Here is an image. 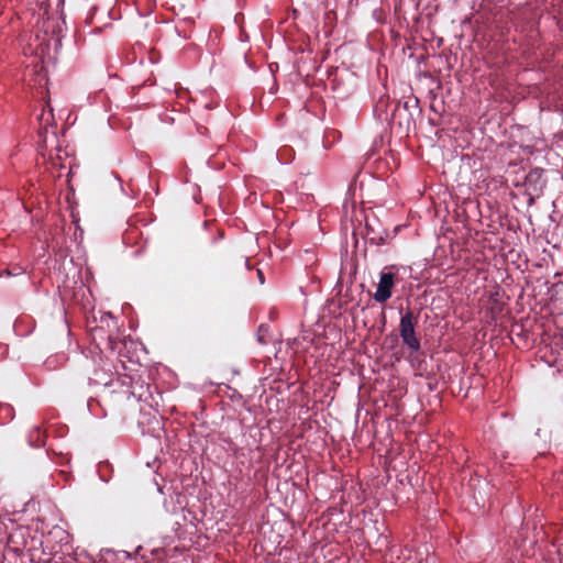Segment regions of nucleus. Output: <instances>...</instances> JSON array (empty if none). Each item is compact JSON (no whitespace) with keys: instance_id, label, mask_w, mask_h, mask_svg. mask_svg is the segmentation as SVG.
Wrapping results in <instances>:
<instances>
[{"instance_id":"11","label":"nucleus","mask_w":563,"mask_h":563,"mask_svg":"<svg viewBox=\"0 0 563 563\" xmlns=\"http://www.w3.org/2000/svg\"><path fill=\"white\" fill-rule=\"evenodd\" d=\"M12 273L10 271H3L0 273V277H10Z\"/></svg>"},{"instance_id":"3","label":"nucleus","mask_w":563,"mask_h":563,"mask_svg":"<svg viewBox=\"0 0 563 563\" xmlns=\"http://www.w3.org/2000/svg\"><path fill=\"white\" fill-rule=\"evenodd\" d=\"M26 534L27 531L24 528L14 529L7 539V552H12L16 555L22 553L27 545Z\"/></svg>"},{"instance_id":"5","label":"nucleus","mask_w":563,"mask_h":563,"mask_svg":"<svg viewBox=\"0 0 563 563\" xmlns=\"http://www.w3.org/2000/svg\"><path fill=\"white\" fill-rule=\"evenodd\" d=\"M395 284H378L374 294V299L378 302H385L391 297V289Z\"/></svg>"},{"instance_id":"7","label":"nucleus","mask_w":563,"mask_h":563,"mask_svg":"<svg viewBox=\"0 0 563 563\" xmlns=\"http://www.w3.org/2000/svg\"><path fill=\"white\" fill-rule=\"evenodd\" d=\"M14 418V409L9 404H0V426L9 423Z\"/></svg>"},{"instance_id":"8","label":"nucleus","mask_w":563,"mask_h":563,"mask_svg":"<svg viewBox=\"0 0 563 563\" xmlns=\"http://www.w3.org/2000/svg\"><path fill=\"white\" fill-rule=\"evenodd\" d=\"M435 563V559L429 558L428 555L423 559L422 553L415 552L413 555L410 553L404 563Z\"/></svg>"},{"instance_id":"13","label":"nucleus","mask_w":563,"mask_h":563,"mask_svg":"<svg viewBox=\"0 0 563 563\" xmlns=\"http://www.w3.org/2000/svg\"><path fill=\"white\" fill-rule=\"evenodd\" d=\"M257 276H258L260 282H264V275L261 269H257Z\"/></svg>"},{"instance_id":"10","label":"nucleus","mask_w":563,"mask_h":563,"mask_svg":"<svg viewBox=\"0 0 563 563\" xmlns=\"http://www.w3.org/2000/svg\"><path fill=\"white\" fill-rule=\"evenodd\" d=\"M347 267H350V269H351L350 278H352V271H353V268H354V265H353V263H352L351 261H350V262H345V263L343 264V269H342V273H341V274H342V275H341V278H344V276H345V271L347 269Z\"/></svg>"},{"instance_id":"9","label":"nucleus","mask_w":563,"mask_h":563,"mask_svg":"<svg viewBox=\"0 0 563 563\" xmlns=\"http://www.w3.org/2000/svg\"><path fill=\"white\" fill-rule=\"evenodd\" d=\"M92 278L93 277H92L91 273L89 272V269H86L85 275H82V273L80 272L79 276L77 278L75 275L71 276V279L74 282H90ZM66 279H70V277L67 275Z\"/></svg>"},{"instance_id":"12","label":"nucleus","mask_w":563,"mask_h":563,"mask_svg":"<svg viewBox=\"0 0 563 563\" xmlns=\"http://www.w3.org/2000/svg\"><path fill=\"white\" fill-rule=\"evenodd\" d=\"M334 290H336V294H341L342 291V284H336L335 287H334Z\"/></svg>"},{"instance_id":"1","label":"nucleus","mask_w":563,"mask_h":563,"mask_svg":"<svg viewBox=\"0 0 563 563\" xmlns=\"http://www.w3.org/2000/svg\"><path fill=\"white\" fill-rule=\"evenodd\" d=\"M430 275H426V264L418 263L413 266L407 265H387L379 273V282H415L428 280Z\"/></svg>"},{"instance_id":"6","label":"nucleus","mask_w":563,"mask_h":563,"mask_svg":"<svg viewBox=\"0 0 563 563\" xmlns=\"http://www.w3.org/2000/svg\"><path fill=\"white\" fill-rule=\"evenodd\" d=\"M27 441L31 446L35 448L43 446L45 444V435L40 427H34L30 431Z\"/></svg>"},{"instance_id":"2","label":"nucleus","mask_w":563,"mask_h":563,"mask_svg":"<svg viewBox=\"0 0 563 563\" xmlns=\"http://www.w3.org/2000/svg\"><path fill=\"white\" fill-rule=\"evenodd\" d=\"M416 323L417 317H415L410 310L401 316L399 323V332L402 342L413 352H418L421 347L420 340L417 338L415 331Z\"/></svg>"},{"instance_id":"4","label":"nucleus","mask_w":563,"mask_h":563,"mask_svg":"<svg viewBox=\"0 0 563 563\" xmlns=\"http://www.w3.org/2000/svg\"><path fill=\"white\" fill-rule=\"evenodd\" d=\"M544 185L543 169L534 168L526 176V186L528 189L532 188L534 191H541Z\"/></svg>"}]
</instances>
